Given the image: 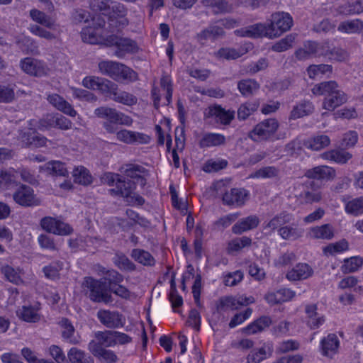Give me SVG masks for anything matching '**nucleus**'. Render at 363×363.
Instances as JSON below:
<instances>
[{"mask_svg":"<svg viewBox=\"0 0 363 363\" xmlns=\"http://www.w3.org/2000/svg\"><path fill=\"white\" fill-rule=\"evenodd\" d=\"M100 72L115 81H128L130 82L138 80V74L133 69L118 62L102 61L99 63Z\"/></svg>","mask_w":363,"mask_h":363,"instance_id":"1","label":"nucleus"},{"mask_svg":"<svg viewBox=\"0 0 363 363\" xmlns=\"http://www.w3.org/2000/svg\"><path fill=\"white\" fill-rule=\"evenodd\" d=\"M83 286L87 289V294L91 301L105 304L112 303L113 297L107 291L105 282L101 280H96L92 277H86L83 282Z\"/></svg>","mask_w":363,"mask_h":363,"instance_id":"2","label":"nucleus"},{"mask_svg":"<svg viewBox=\"0 0 363 363\" xmlns=\"http://www.w3.org/2000/svg\"><path fill=\"white\" fill-rule=\"evenodd\" d=\"M106 45L116 47L114 55L118 58H123L126 54L137 53L139 50V47L135 40L116 35L107 36Z\"/></svg>","mask_w":363,"mask_h":363,"instance_id":"3","label":"nucleus"},{"mask_svg":"<svg viewBox=\"0 0 363 363\" xmlns=\"http://www.w3.org/2000/svg\"><path fill=\"white\" fill-rule=\"evenodd\" d=\"M279 123L275 118H268L259 123L250 132L249 138L253 141L267 140L276 133Z\"/></svg>","mask_w":363,"mask_h":363,"instance_id":"4","label":"nucleus"},{"mask_svg":"<svg viewBox=\"0 0 363 363\" xmlns=\"http://www.w3.org/2000/svg\"><path fill=\"white\" fill-rule=\"evenodd\" d=\"M114 330L98 331L95 333V339L88 344V350L91 353H98L99 351L116 345Z\"/></svg>","mask_w":363,"mask_h":363,"instance_id":"5","label":"nucleus"},{"mask_svg":"<svg viewBox=\"0 0 363 363\" xmlns=\"http://www.w3.org/2000/svg\"><path fill=\"white\" fill-rule=\"evenodd\" d=\"M13 199L23 207L37 206L40 203L33 188L26 184H21L17 187L13 194Z\"/></svg>","mask_w":363,"mask_h":363,"instance_id":"6","label":"nucleus"},{"mask_svg":"<svg viewBox=\"0 0 363 363\" xmlns=\"http://www.w3.org/2000/svg\"><path fill=\"white\" fill-rule=\"evenodd\" d=\"M269 25L276 33L277 38L291 28L293 25V18L289 13L277 12L272 15Z\"/></svg>","mask_w":363,"mask_h":363,"instance_id":"7","label":"nucleus"},{"mask_svg":"<svg viewBox=\"0 0 363 363\" xmlns=\"http://www.w3.org/2000/svg\"><path fill=\"white\" fill-rule=\"evenodd\" d=\"M235 111L225 110L220 105L209 106L205 112L208 118H214L216 121L222 125H229L235 118Z\"/></svg>","mask_w":363,"mask_h":363,"instance_id":"8","label":"nucleus"},{"mask_svg":"<svg viewBox=\"0 0 363 363\" xmlns=\"http://www.w3.org/2000/svg\"><path fill=\"white\" fill-rule=\"evenodd\" d=\"M249 191L242 188H233L223 196V201L228 206H242L248 199Z\"/></svg>","mask_w":363,"mask_h":363,"instance_id":"9","label":"nucleus"},{"mask_svg":"<svg viewBox=\"0 0 363 363\" xmlns=\"http://www.w3.org/2000/svg\"><path fill=\"white\" fill-rule=\"evenodd\" d=\"M128 9L125 5L120 2L113 1L110 6V11L107 16L110 21H118L119 27L123 28L128 25L129 21L126 18Z\"/></svg>","mask_w":363,"mask_h":363,"instance_id":"10","label":"nucleus"},{"mask_svg":"<svg viewBox=\"0 0 363 363\" xmlns=\"http://www.w3.org/2000/svg\"><path fill=\"white\" fill-rule=\"evenodd\" d=\"M97 318L104 326L108 328H118L123 326L122 315L118 311L99 310Z\"/></svg>","mask_w":363,"mask_h":363,"instance_id":"11","label":"nucleus"},{"mask_svg":"<svg viewBox=\"0 0 363 363\" xmlns=\"http://www.w3.org/2000/svg\"><path fill=\"white\" fill-rule=\"evenodd\" d=\"M335 170L333 168L325 165L309 169L305 173L307 178L320 181L332 180L335 177Z\"/></svg>","mask_w":363,"mask_h":363,"instance_id":"12","label":"nucleus"},{"mask_svg":"<svg viewBox=\"0 0 363 363\" xmlns=\"http://www.w3.org/2000/svg\"><path fill=\"white\" fill-rule=\"evenodd\" d=\"M21 67L25 72L35 77L44 76L48 71L45 65L43 62L29 57L21 60Z\"/></svg>","mask_w":363,"mask_h":363,"instance_id":"13","label":"nucleus"},{"mask_svg":"<svg viewBox=\"0 0 363 363\" xmlns=\"http://www.w3.org/2000/svg\"><path fill=\"white\" fill-rule=\"evenodd\" d=\"M295 292L289 289H280L276 291L268 292L264 296V299L270 305L279 304L291 300Z\"/></svg>","mask_w":363,"mask_h":363,"instance_id":"14","label":"nucleus"},{"mask_svg":"<svg viewBox=\"0 0 363 363\" xmlns=\"http://www.w3.org/2000/svg\"><path fill=\"white\" fill-rule=\"evenodd\" d=\"M225 32L219 25L218 21L209 24V26L197 34V39L201 43L208 39H217L225 36Z\"/></svg>","mask_w":363,"mask_h":363,"instance_id":"15","label":"nucleus"},{"mask_svg":"<svg viewBox=\"0 0 363 363\" xmlns=\"http://www.w3.org/2000/svg\"><path fill=\"white\" fill-rule=\"evenodd\" d=\"M116 135L118 140L126 144L147 143L149 140L148 137L143 133L125 129L118 130Z\"/></svg>","mask_w":363,"mask_h":363,"instance_id":"16","label":"nucleus"},{"mask_svg":"<svg viewBox=\"0 0 363 363\" xmlns=\"http://www.w3.org/2000/svg\"><path fill=\"white\" fill-rule=\"evenodd\" d=\"M274 349L271 342L264 343L259 349H253L247 357V363H260L272 355Z\"/></svg>","mask_w":363,"mask_h":363,"instance_id":"17","label":"nucleus"},{"mask_svg":"<svg viewBox=\"0 0 363 363\" xmlns=\"http://www.w3.org/2000/svg\"><path fill=\"white\" fill-rule=\"evenodd\" d=\"M82 39L89 44H105L107 36L100 29L95 27H86L81 32Z\"/></svg>","mask_w":363,"mask_h":363,"instance_id":"18","label":"nucleus"},{"mask_svg":"<svg viewBox=\"0 0 363 363\" xmlns=\"http://www.w3.org/2000/svg\"><path fill=\"white\" fill-rule=\"evenodd\" d=\"M47 99L55 108L65 114L71 117H74L77 115V111L72 106L61 96L57 94H52L48 96Z\"/></svg>","mask_w":363,"mask_h":363,"instance_id":"19","label":"nucleus"},{"mask_svg":"<svg viewBox=\"0 0 363 363\" xmlns=\"http://www.w3.org/2000/svg\"><path fill=\"white\" fill-rule=\"evenodd\" d=\"M305 312L307 315V325L311 329L315 330L323 325L325 321V316L317 312L316 304H309L305 308Z\"/></svg>","mask_w":363,"mask_h":363,"instance_id":"20","label":"nucleus"},{"mask_svg":"<svg viewBox=\"0 0 363 363\" xmlns=\"http://www.w3.org/2000/svg\"><path fill=\"white\" fill-rule=\"evenodd\" d=\"M347 100L345 93L338 89L328 96H325L323 102V108L328 111H333L337 107L345 103Z\"/></svg>","mask_w":363,"mask_h":363,"instance_id":"21","label":"nucleus"},{"mask_svg":"<svg viewBox=\"0 0 363 363\" xmlns=\"http://www.w3.org/2000/svg\"><path fill=\"white\" fill-rule=\"evenodd\" d=\"M40 124L42 127H39L40 130L48 128V126L57 127L62 130H69L72 128V121L63 116H48L46 118L41 120Z\"/></svg>","mask_w":363,"mask_h":363,"instance_id":"22","label":"nucleus"},{"mask_svg":"<svg viewBox=\"0 0 363 363\" xmlns=\"http://www.w3.org/2000/svg\"><path fill=\"white\" fill-rule=\"evenodd\" d=\"M313 273V269L308 264L299 263L287 272L286 278L290 281L306 279L311 277Z\"/></svg>","mask_w":363,"mask_h":363,"instance_id":"23","label":"nucleus"},{"mask_svg":"<svg viewBox=\"0 0 363 363\" xmlns=\"http://www.w3.org/2000/svg\"><path fill=\"white\" fill-rule=\"evenodd\" d=\"M259 223V218L255 215H252L240 219L232 227V232L236 235H240L242 233L255 228Z\"/></svg>","mask_w":363,"mask_h":363,"instance_id":"24","label":"nucleus"},{"mask_svg":"<svg viewBox=\"0 0 363 363\" xmlns=\"http://www.w3.org/2000/svg\"><path fill=\"white\" fill-rule=\"evenodd\" d=\"M136 188L135 183L130 179L121 178L118 183H116V188L109 190L111 195L121 196L124 198L130 197Z\"/></svg>","mask_w":363,"mask_h":363,"instance_id":"25","label":"nucleus"},{"mask_svg":"<svg viewBox=\"0 0 363 363\" xmlns=\"http://www.w3.org/2000/svg\"><path fill=\"white\" fill-rule=\"evenodd\" d=\"M1 272L4 274L5 279L9 282L16 285H20L23 283L22 278L23 273L21 268L6 264L1 267Z\"/></svg>","mask_w":363,"mask_h":363,"instance_id":"26","label":"nucleus"},{"mask_svg":"<svg viewBox=\"0 0 363 363\" xmlns=\"http://www.w3.org/2000/svg\"><path fill=\"white\" fill-rule=\"evenodd\" d=\"M340 342L335 334H329L321 342L322 354L324 356L331 357L335 354L339 347Z\"/></svg>","mask_w":363,"mask_h":363,"instance_id":"27","label":"nucleus"},{"mask_svg":"<svg viewBox=\"0 0 363 363\" xmlns=\"http://www.w3.org/2000/svg\"><path fill=\"white\" fill-rule=\"evenodd\" d=\"M57 27L58 26L56 25V30H48L45 27L43 28L38 25L33 24L30 25L28 30L32 34L36 36L52 41L57 40L60 35V30Z\"/></svg>","mask_w":363,"mask_h":363,"instance_id":"28","label":"nucleus"},{"mask_svg":"<svg viewBox=\"0 0 363 363\" xmlns=\"http://www.w3.org/2000/svg\"><path fill=\"white\" fill-rule=\"evenodd\" d=\"M337 30L347 34H359L363 30V21L358 18L342 21Z\"/></svg>","mask_w":363,"mask_h":363,"instance_id":"29","label":"nucleus"},{"mask_svg":"<svg viewBox=\"0 0 363 363\" xmlns=\"http://www.w3.org/2000/svg\"><path fill=\"white\" fill-rule=\"evenodd\" d=\"M293 220V216L286 212L283 211L273 217L264 227L265 230L270 229L274 231L279 230V228L284 226L286 224L290 223Z\"/></svg>","mask_w":363,"mask_h":363,"instance_id":"30","label":"nucleus"},{"mask_svg":"<svg viewBox=\"0 0 363 363\" xmlns=\"http://www.w3.org/2000/svg\"><path fill=\"white\" fill-rule=\"evenodd\" d=\"M318 43L314 41H306L302 48L296 50L295 56L298 60H306L313 56H317Z\"/></svg>","mask_w":363,"mask_h":363,"instance_id":"31","label":"nucleus"},{"mask_svg":"<svg viewBox=\"0 0 363 363\" xmlns=\"http://www.w3.org/2000/svg\"><path fill=\"white\" fill-rule=\"evenodd\" d=\"M225 143V137L220 133H207L203 134L199 141L201 148L219 146Z\"/></svg>","mask_w":363,"mask_h":363,"instance_id":"32","label":"nucleus"},{"mask_svg":"<svg viewBox=\"0 0 363 363\" xmlns=\"http://www.w3.org/2000/svg\"><path fill=\"white\" fill-rule=\"evenodd\" d=\"M271 324L272 320L269 316H261L243 328V333L247 335H253L263 331L265 328L269 327Z\"/></svg>","mask_w":363,"mask_h":363,"instance_id":"33","label":"nucleus"},{"mask_svg":"<svg viewBox=\"0 0 363 363\" xmlns=\"http://www.w3.org/2000/svg\"><path fill=\"white\" fill-rule=\"evenodd\" d=\"M314 111L313 104L308 101H303L294 106L289 116L290 120H296L312 113Z\"/></svg>","mask_w":363,"mask_h":363,"instance_id":"34","label":"nucleus"},{"mask_svg":"<svg viewBox=\"0 0 363 363\" xmlns=\"http://www.w3.org/2000/svg\"><path fill=\"white\" fill-rule=\"evenodd\" d=\"M69 363H94V358L84 351L72 347L67 352Z\"/></svg>","mask_w":363,"mask_h":363,"instance_id":"35","label":"nucleus"},{"mask_svg":"<svg viewBox=\"0 0 363 363\" xmlns=\"http://www.w3.org/2000/svg\"><path fill=\"white\" fill-rule=\"evenodd\" d=\"M330 143V138L326 135H317L304 142L306 148L318 151L326 147Z\"/></svg>","mask_w":363,"mask_h":363,"instance_id":"36","label":"nucleus"},{"mask_svg":"<svg viewBox=\"0 0 363 363\" xmlns=\"http://www.w3.org/2000/svg\"><path fill=\"white\" fill-rule=\"evenodd\" d=\"M30 16L38 24H40L50 30H56V24L55 21L44 12L35 9H31L30 11Z\"/></svg>","mask_w":363,"mask_h":363,"instance_id":"37","label":"nucleus"},{"mask_svg":"<svg viewBox=\"0 0 363 363\" xmlns=\"http://www.w3.org/2000/svg\"><path fill=\"white\" fill-rule=\"evenodd\" d=\"M204 6H209L213 9L215 13H231L234 7L227 0H203Z\"/></svg>","mask_w":363,"mask_h":363,"instance_id":"38","label":"nucleus"},{"mask_svg":"<svg viewBox=\"0 0 363 363\" xmlns=\"http://www.w3.org/2000/svg\"><path fill=\"white\" fill-rule=\"evenodd\" d=\"M259 83L252 79H242L238 83V89L240 94L245 97L250 96L259 89Z\"/></svg>","mask_w":363,"mask_h":363,"instance_id":"39","label":"nucleus"},{"mask_svg":"<svg viewBox=\"0 0 363 363\" xmlns=\"http://www.w3.org/2000/svg\"><path fill=\"white\" fill-rule=\"evenodd\" d=\"M38 308L31 306H23L16 311L17 315L23 320L28 323H36L40 318Z\"/></svg>","mask_w":363,"mask_h":363,"instance_id":"40","label":"nucleus"},{"mask_svg":"<svg viewBox=\"0 0 363 363\" xmlns=\"http://www.w3.org/2000/svg\"><path fill=\"white\" fill-rule=\"evenodd\" d=\"M42 170L52 176L67 177L68 171L65 164L60 161H51L41 167Z\"/></svg>","mask_w":363,"mask_h":363,"instance_id":"41","label":"nucleus"},{"mask_svg":"<svg viewBox=\"0 0 363 363\" xmlns=\"http://www.w3.org/2000/svg\"><path fill=\"white\" fill-rule=\"evenodd\" d=\"M339 89L338 84L335 81L323 82L315 84L312 89L315 95H324L328 96Z\"/></svg>","mask_w":363,"mask_h":363,"instance_id":"42","label":"nucleus"},{"mask_svg":"<svg viewBox=\"0 0 363 363\" xmlns=\"http://www.w3.org/2000/svg\"><path fill=\"white\" fill-rule=\"evenodd\" d=\"M278 234L284 240H294L300 238L303 234V230L298 228L296 225H284L278 230Z\"/></svg>","mask_w":363,"mask_h":363,"instance_id":"43","label":"nucleus"},{"mask_svg":"<svg viewBox=\"0 0 363 363\" xmlns=\"http://www.w3.org/2000/svg\"><path fill=\"white\" fill-rule=\"evenodd\" d=\"M352 155L345 150H333L322 154V158L334 161L339 164L346 163Z\"/></svg>","mask_w":363,"mask_h":363,"instance_id":"44","label":"nucleus"},{"mask_svg":"<svg viewBox=\"0 0 363 363\" xmlns=\"http://www.w3.org/2000/svg\"><path fill=\"white\" fill-rule=\"evenodd\" d=\"M131 257L135 261L145 266H153L155 264V260L151 254L142 249H133Z\"/></svg>","mask_w":363,"mask_h":363,"instance_id":"45","label":"nucleus"},{"mask_svg":"<svg viewBox=\"0 0 363 363\" xmlns=\"http://www.w3.org/2000/svg\"><path fill=\"white\" fill-rule=\"evenodd\" d=\"M242 298L240 296L235 297L232 296H224L220 298L218 310L224 311L225 308H230L231 310H238L243 306Z\"/></svg>","mask_w":363,"mask_h":363,"instance_id":"46","label":"nucleus"},{"mask_svg":"<svg viewBox=\"0 0 363 363\" xmlns=\"http://www.w3.org/2000/svg\"><path fill=\"white\" fill-rule=\"evenodd\" d=\"M259 106V101L246 102L240 105L238 109V118L240 121L247 119L250 115L255 112Z\"/></svg>","mask_w":363,"mask_h":363,"instance_id":"47","label":"nucleus"},{"mask_svg":"<svg viewBox=\"0 0 363 363\" xmlns=\"http://www.w3.org/2000/svg\"><path fill=\"white\" fill-rule=\"evenodd\" d=\"M111 99L116 102L123 104L126 106H133L138 101L137 97L134 95L124 91H119L117 88Z\"/></svg>","mask_w":363,"mask_h":363,"instance_id":"48","label":"nucleus"},{"mask_svg":"<svg viewBox=\"0 0 363 363\" xmlns=\"http://www.w3.org/2000/svg\"><path fill=\"white\" fill-rule=\"evenodd\" d=\"M72 175L74 181L79 184L88 185L92 182V177L89 170L82 166L74 168Z\"/></svg>","mask_w":363,"mask_h":363,"instance_id":"49","label":"nucleus"},{"mask_svg":"<svg viewBox=\"0 0 363 363\" xmlns=\"http://www.w3.org/2000/svg\"><path fill=\"white\" fill-rule=\"evenodd\" d=\"M113 262L121 270L132 272L135 269V264L122 252H116L113 258Z\"/></svg>","mask_w":363,"mask_h":363,"instance_id":"50","label":"nucleus"},{"mask_svg":"<svg viewBox=\"0 0 363 363\" xmlns=\"http://www.w3.org/2000/svg\"><path fill=\"white\" fill-rule=\"evenodd\" d=\"M107 121L127 126H130L133 123V119L130 116L112 108H111L108 113Z\"/></svg>","mask_w":363,"mask_h":363,"instance_id":"51","label":"nucleus"},{"mask_svg":"<svg viewBox=\"0 0 363 363\" xmlns=\"http://www.w3.org/2000/svg\"><path fill=\"white\" fill-rule=\"evenodd\" d=\"M311 235L315 239L330 240L333 237V231L329 224H325L313 228L311 231Z\"/></svg>","mask_w":363,"mask_h":363,"instance_id":"52","label":"nucleus"},{"mask_svg":"<svg viewBox=\"0 0 363 363\" xmlns=\"http://www.w3.org/2000/svg\"><path fill=\"white\" fill-rule=\"evenodd\" d=\"M363 265V259L359 257H352L344 260L341 270L345 274L352 273L359 270Z\"/></svg>","mask_w":363,"mask_h":363,"instance_id":"53","label":"nucleus"},{"mask_svg":"<svg viewBox=\"0 0 363 363\" xmlns=\"http://www.w3.org/2000/svg\"><path fill=\"white\" fill-rule=\"evenodd\" d=\"M347 213L357 216L363 213V196L348 201L345 207Z\"/></svg>","mask_w":363,"mask_h":363,"instance_id":"54","label":"nucleus"},{"mask_svg":"<svg viewBox=\"0 0 363 363\" xmlns=\"http://www.w3.org/2000/svg\"><path fill=\"white\" fill-rule=\"evenodd\" d=\"M252 26V30L255 33V38L266 37L268 38H276V33H274L269 24L256 23Z\"/></svg>","mask_w":363,"mask_h":363,"instance_id":"55","label":"nucleus"},{"mask_svg":"<svg viewBox=\"0 0 363 363\" xmlns=\"http://www.w3.org/2000/svg\"><path fill=\"white\" fill-rule=\"evenodd\" d=\"M101 272L104 274V282H105V284L106 282L108 283L109 289L113 285L121 284L123 281V276L114 269H106L104 268Z\"/></svg>","mask_w":363,"mask_h":363,"instance_id":"56","label":"nucleus"},{"mask_svg":"<svg viewBox=\"0 0 363 363\" xmlns=\"http://www.w3.org/2000/svg\"><path fill=\"white\" fill-rule=\"evenodd\" d=\"M279 169L273 166L260 168L250 175L252 178L273 179L278 177Z\"/></svg>","mask_w":363,"mask_h":363,"instance_id":"57","label":"nucleus"},{"mask_svg":"<svg viewBox=\"0 0 363 363\" xmlns=\"http://www.w3.org/2000/svg\"><path fill=\"white\" fill-rule=\"evenodd\" d=\"M363 11V0H354L349 2L340 9V12L345 14H359Z\"/></svg>","mask_w":363,"mask_h":363,"instance_id":"58","label":"nucleus"},{"mask_svg":"<svg viewBox=\"0 0 363 363\" xmlns=\"http://www.w3.org/2000/svg\"><path fill=\"white\" fill-rule=\"evenodd\" d=\"M296 35L289 34L285 38L279 40L275 43L272 48V50L275 52H281L287 50L292 47L295 40Z\"/></svg>","mask_w":363,"mask_h":363,"instance_id":"59","label":"nucleus"},{"mask_svg":"<svg viewBox=\"0 0 363 363\" xmlns=\"http://www.w3.org/2000/svg\"><path fill=\"white\" fill-rule=\"evenodd\" d=\"M62 336L67 342L72 344L78 343L77 339L74 337V328L67 319L62 320Z\"/></svg>","mask_w":363,"mask_h":363,"instance_id":"60","label":"nucleus"},{"mask_svg":"<svg viewBox=\"0 0 363 363\" xmlns=\"http://www.w3.org/2000/svg\"><path fill=\"white\" fill-rule=\"evenodd\" d=\"M63 268V262L60 261L53 262L43 268L45 276L50 279H55L59 277V272Z\"/></svg>","mask_w":363,"mask_h":363,"instance_id":"61","label":"nucleus"},{"mask_svg":"<svg viewBox=\"0 0 363 363\" xmlns=\"http://www.w3.org/2000/svg\"><path fill=\"white\" fill-rule=\"evenodd\" d=\"M332 72V66L329 65H312L307 69V73L311 79H315L319 75H323L327 72Z\"/></svg>","mask_w":363,"mask_h":363,"instance_id":"62","label":"nucleus"},{"mask_svg":"<svg viewBox=\"0 0 363 363\" xmlns=\"http://www.w3.org/2000/svg\"><path fill=\"white\" fill-rule=\"evenodd\" d=\"M243 55L241 50L233 48H222L216 53V56L227 60H235Z\"/></svg>","mask_w":363,"mask_h":363,"instance_id":"63","label":"nucleus"},{"mask_svg":"<svg viewBox=\"0 0 363 363\" xmlns=\"http://www.w3.org/2000/svg\"><path fill=\"white\" fill-rule=\"evenodd\" d=\"M15 99V91L11 85L0 84V104H10Z\"/></svg>","mask_w":363,"mask_h":363,"instance_id":"64","label":"nucleus"}]
</instances>
